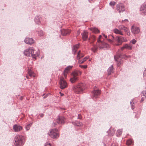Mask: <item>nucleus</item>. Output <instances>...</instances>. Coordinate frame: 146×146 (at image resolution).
<instances>
[{
  "label": "nucleus",
  "mask_w": 146,
  "mask_h": 146,
  "mask_svg": "<svg viewBox=\"0 0 146 146\" xmlns=\"http://www.w3.org/2000/svg\"><path fill=\"white\" fill-rule=\"evenodd\" d=\"M86 88V85L84 83H80L76 86H73L72 90L76 94H81L83 92Z\"/></svg>",
  "instance_id": "nucleus-1"
},
{
  "label": "nucleus",
  "mask_w": 146,
  "mask_h": 146,
  "mask_svg": "<svg viewBox=\"0 0 146 146\" xmlns=\"http://www.w3.org/2000/svg\"><path fill=\"white\" fill-rule=\"evenodd\" d=\"M24 137L21 135H16L14 139V144L16 146H21L23 144Z\"/></svg>",
  "instance_id": "nucleus-2"
},
{
  "label": "nucleus",
  "mask_w": 146,
  "mask_h": 146,
  "mask_svg": "<svg viewBox=\"0 0 146 146\" xmlns=\"http://www.w3.org/2000/svg\"><path fill=\"white\" fill-rule=\"evenodd\" d=\"M127 40L124 37L121 36H117L115 37V42L118 43L116 44V46L121 44L123 42H126Z\"/></svg>",
  "instance_id": "nucleus-3"
},
{
  "label": "nucleus",
  "mask_w": 146,
  "mask_h": 146,
  "mask_svg": "<svg viewBox=\"0 0 146 146\" xmlns=\"http://www.w3.org/2000/svg\"><path fill=\"white\" fill-rule=\"evenodd\" d=\"M59 84L60 88L61 89H63L66 88L67 86V83L62 77H60Z\"/></svg>",
  "instance_id": "nucleus-4"
},
{
  "label": "nucleus",
  "mask_w": 146,
  "mask_h": 146,
  "mask_svg": "<svg viewBox=\"0 0 146 146\" xmlns=\"http://www.w3.org/2000/svg\"><path fill=\"white\" fill-rule=\"evenodd\" d=\"M121 55L119 52H117L116 55L114 56L115 60L117 61V66H119L122 64V61L121 60Z\"/></svg>",
  "instance_id": "nucleus-5"
},
{
  "label": "nucleus",
  "mask_w": 146,
  "mask_h": 146,
  "mask_svg": "<svg viewBox=\"0 0 146 146\" xmlns=\"http://www.w3.org/2000/svg\"><path fill=\"white\" fill-rule=\"evenodd\" d=\"M58 131V129H51L49 132L48 134L51 137L53 138H56L58 136L57 133Z\"/></svg>",
  "instance_id": "nucleus-6"
},
{
  "label": "nucleus",
  "mask_w": 146,
  "mask_h": 146,
  "mask_svg": "<svg viewBox=\"0 0 146 146\" xmlns=\"http://www.w3.org/2000/svg\"><path fill=\"white\" fill-rule=\"evenodd\" d=\"M34 48L33 47H29L25 50L23 52V53L25 55L27 56H32V52L33 51Z\"/></svg>",
  "instance_id": "nucleus-7"
},
{
  "label": "nucleus",
  "mask_w": 146,
  "mask_h": 146,
  "mask_svg": "<svg viewBox=\"0 0 146 146\" xmlns=\"http://www.w3.org/2000/svg\"><path fill=\"white\" fill-rule=\"evenodd\" d=\"M97 46H98L100 49L108 48L109 46L108 44L103 41H100L97 42L96 43Z\"/></svg>",
  "instance_id": "nucleus-8"
},
{
  "label": "nucleus",
  "mask_w": 146,
  "mask_h": 146,
  "mask_svg": "<svg viewBox=\"0 0 146 146\" xmlns=\"http://www.w3.org/2000/svg\"><path fill=\"white\" fill-rule=\"evenodd\" d=\"M116 9L119 13L123 12L125 11V8L123 5L122 3H119L116 5Z\"/></svg>",
  "instance_id": "nucleus-9"
},
{
  "label": "nucleus",
  "mask_w": 146,
  "mask_h": 146,
  "mask_svg": "<svg viewBox=\"0 0 146 146\" xmlns=\"http://www.w3.org/2000/svg\"><path fill=\"white\" fill-rule=\"evenodd\" d=\"M92 96L93 98H98V97L100 94V92L99 90H94L92 92Z\"/></svg>",
  "instance_id": "nucleus-10"
},
{
  "label": "nucleus",
  "mask_w": 146,
  "mask_h": 146,
  "mask_svg": "<svg viewBox=\"0 0 146 146\" xmlns=\"http://www.w3.org/2000/svg\"><path fill=\"white\" fill-rule=\"evenodd\" d=\"M131 31L132 33L134 34L138 33L140 32V29L138 27L132 26L131 27Z\"/></svg>",
  "instance_id": "nucleus-11"
},
{
  "label": "nucleus",
  "mask_w": 146,
  "mask_h": 146,
  "mask_svg": "<svg viewBox=\"0 0 146 146\" xmlns=\"http://www.w3.org/2000/svg\"><path fill=\"white\" fill-rule=\"evenodd\" d=\"M24 41L26 43L29 44H32L35 42V40L32 38H26Z\"/></svg>",
  "instance_id": "nucleus-12"
},
{
  "label": "nucleus",
  "mask_w": 146,
  "mask_h": 146,
  "mask_svg": "<svg viewBox=\"0 0 146 146\" xmlns=\"http://www.w3.org/2000/svg\"><path fill=\"white\" fill-rule=\"evenodd\" d=\"M13 129L15 132H19L22 129V127L19 125L15 124L13 127Z\"/></svg>",
  "instance_id": "nucleus-13"
},
{
  "label": "nucleus",
  "mask_w": 146,
  "mask_h": 146,
  "mask_svg": "<svg viewBox=\"0 0 146 146\" xmlns=\"http://www.w3.org/2000/svg\"><path fill=\"white\" fill-rule=\"evenodd\" d=\"M65 121V119L63 116L60 117L58 116V118H57L56 119L57 122L59 124H64Z\"/></svg>",
  "instance_id": "nucleus-14"
},
{
  "label": "nucleus",
  "mask_w": 146,
  "mask_h": 146,
  "mask_svg": "<svg viewBox=\"0 0 146 146\" xmlns=\"http://www.w3.org/2000/svg\"><path fill=\"white\" fill-rule=\"evenodd\" d=\"M124 48L131 50L132 49V46L130 44H126L121 48V49L122 50Z\"/></svg>",
  "instance_id": "nucleus-15"
},
{
  "label": "nucleus",
  "mask_w": 146,
  "mask_h": 146,
  "mask_svg": "<svg viewBox=\"0 0 146 146\" xmlns=\"http://www.w3.org/2000/svg\"><path fill=\"white\" fill-rule=\"evenodd\" d=\"M70 31V30L63 29L62 30L61 33L63 35L65 36L69 34Z\"/></svg>",
  "instance_id": "nucleus-16"
},
{
  "label": "nucleus",
  "mask_w": 146,
  "mask_h": 146,
  "mask_svg": "<svg viewBox=\"0 0 146 146\" xmlns=\"http://www.w3.org/2000/svg\"><path fill=\"white\" fill-rule=\"evenodd\" d=\"M82 38L84 40H86L88 38V33L84 31L83 33H82Z\"/></svg>",
  "instance_id": "nucleus-17"
},
{
  "label": "nucleus",
  "mask_w": 146,
  "mask_h": 146,
  "mask_svg": "<svg viewBox=\"0 0 146 146\" xmlns=\"http://www.w3.org/2000/svg\"><path fill=\"white\" fill-rule=\"evenodd\" d=\"M39 53L38 52L35 50L34 48L33 51L32 52V56L33 58H36V57L37 56L39 55Z\"/></svg>",
  "instance_id": "nucleus-18"
},
{
  "label": "nucleus",
  "mask_w": 146,
  "mask_h": 146,
  "mask_svg": "<svg viewBox=\"0 0 146 146\" xmlns=\"http://www.w3.org/2000/svg\"><path fill=\"white\" fill-rule=\"evenodd\" d=\"M115 132V130L111 128H110L109 130L108 131V135L110 136H113Z\"/></svg>",
  "instance_id": "nucleus-19"
},
{
  "label": "nucleus",
  "mask_w": 146,
  "mask_h": 146,
  "mask_svg": "<svg viewBox=\"0 0 146 146\" xmlns=\"http://www.w3.org/2000/svg\"><path fill=\"white\" fill-rule=\"evenodd\" d=\"M113 32L116 34H118L121 35H123L122 31L120 30H119L117 29H114L113 30Z\"/></svg>",
  "instance_id": "nucleus-20"
},
{
  "label": "nucleus",
  "mask_w": 146,
  "mask_h": 146,
  "mask_svg": "<svg viewBox=\"0 0 146 146\" xmlns=\"http://www.w3.org/2000/svg\"><path fill=\"white\" fill-rule=\"evenodd\" d=\"M78 77H75L73 76V77L71 78L70 79V81L72 83H74L78 81Z\"/></svg>",
  "instance_id": "nucleus-21"
},
{
  "label": "nucleus",
  "mask_w": 146,
  "mask_h": 146,
  "mask_svg": "<svg viewBox=\"0 0 146 146\" xmlns=\"http://www.w3.org/2000/svg\"><path fill=\"white\" fill-rule=\"evenodd\" d=\"M113 66L112 65H111L109 68L107 70L108 74V75H111V73L113 72Z\"/></svg>",
  "instance_id": "nucleus-22"
},
{
  "label": "nucleus",
  "mask_w": 146,
  "mask_h": 146,
  "mask_svg": "<svg viewBox=\"0 0 146 146\" xmlns=\"http://www.w3.org/2000/svg\"><path fill=\"white\" fill-rule=\"evenodd\" d=\"M41 19V18L40 17L37 16L35 17L34 20L36 23L39 24L40 23V20Z\"/></svg>",
  "instance_id": "nucleus-23"
},
{
  "label": "nucleus",
  "mask_w": 146,
  "mask_h": 146,
  "mask_svg": "<svg viewBox=\"0 0 146 146\" xmlns=\"http://www.w3.org/2000/svg\"><path fill=\"white\" fill-rule=\"evenodd\" d=\"M141 10L142 11V12L145 15H146V4H143L141 7Z\"/></svg>",
  "instance_id": "nucleus-24"
},
{
  "label": "nucleus",
  "mask_w": 146,
  "mask_h": 146,
  "mask_svg": "<svg viewBox=\"0 0 146 146\" xmlns=\"http://www.w3.org/2000/svg\"><path fill=\"white\" fill-rule=\"evenodd\" d=\"M28 73L29 76L31 77H35V74L30 69H29L28 71Z\"/></svg>",
  "instance_id": "nucleus-25"
},
{
  "label": "nucleus",
  "mask_w": 146,
  "mask_h": 146,
  "mask_svg": "<svg viewBox=\"0 0 146 146\" xmlns=\"http://www.w3.org/2000/svg\"><path fill=\"white\" fill-rule=\"evenodd\" d=\"M90 29L93 32L95 33H97L99 32V30H98L97 28L95 27L90 28Z\"/></svg>",
  "instance_id": "nucleus-26"
},
{
  "label": "nucleus",
  "mask_w": 146,
  "mask_h": 146,
  "mask_svg": "<svg viewBox=\"0 0 146 146\" xmlns=\"http://www.w3.org/2000/svg\"><path fill=\"white\" fill-rule=\"evenodd\" d=\"M72 66H68L65 68L64 71L66 73H68V71L72 68Z\"/></svg>",
  "instance_id": "nucleus-27"
},
{
  "label": "nucleus",
  "mask_w": 146,
  "mask_h": 146,
  "mask_svg": "<svg viewBox=\"0 0 146 146\" xmlns=\"http://www.w3.org/2000/svg\"><path fill=\"white\" fill-rule=\"evenodd\" d=\"M122 133V130L121 129H119L117 130L116 133L117 136H119Z\"/></svg>",
  "instance_id": "nucleus-28"
},
{
  "label": "nucleus",
  "mask_w": 146,
  "mask_h": 146,
  "mask_svg": "<svg viewBox=\"0 0 146 146\" xmlns=\"http://www.w3.org/2000/svg\"><path fill=\"white\" fill-rule=\"evenodd\" d=\"M96 39V37L94 35H92L91 36V37L89 38V40H91V42H92L94 41Z\"/></svg>",
  "instance_id": "nucleus-29"
},
{
  "label": "nucleus",
  "mask_w": 146,
  "mask_h": 146,
  "mask_svg": "<svg viewBox=\"0 0 146 146\" xmlns=\"http://www.w3.org/2000/svg\"><path fill=\"white\" fill-rule=\"evenodd\" d=\"M75 125L77 126H80L82 125V123L80 121H76L75 122Z\"/></svg>",
  "instance_id": "nucleus-30"
},
{
  "label": "nucleus",
  "mask_w": 146,
  "mask_h": 146,
  "mask_svg": "<svg viewBox=\"0 0 146 146\" xmlns=\"http://www.w3.org/2000/svg\"><path fill=\"white\" fill-rule=\"evenodd\" d=\"M108 37L109 38H110L112 39V42H113V43L115 42V37H114L113 36L111 35L109 36Z\"/></svg>",
  "instance_id": "nucleus-31"
},
{
  "label": "nucleus",
  "mask_w": 146,
  "mask_h": 146,
  "mask_svg": "<svg viewBox=\"0 0 146 146\" xmlns=\"http://www.w3.org/2000/svg\"><path fill=\"white\" fill-rule=\"evenodd\" d=\"M32 123L29 124L25 126V129L26 130H29L30 128V127L31 126Z\"/></svg>",
  "instance_id": "nucleus-32"
},
{
  "label": "nucleus",
  "mask_w": 146,
  "mask_h": 146,
  "mask_svg": "<svg viewBox=\"0 0 146 146\" xmlns=\"http://www.w3.org/2000/svg\"><path fill=\"white\" fill-rule=\"evenodd\" d=\"M132 143V141L131 139H129L126 142V144L128 145H131Z\"/></svg>",
  "instance_id": "nucleus-33"
},
{
  "label": "nucleus",
  "mask_w": 146,
  "mask_h": 146,
  "mask_svg": "<svg viewBox=\"0 0 146 146\" xmlns=\"http://www.w3.org/2000/svg\"><path fill=\"white\" fill-rule=\"evenodd\" d=\"M72 74L73 76H75V77H78L77 76L78 75L77 71L74 72L72 73Z\"/></svg>",
  "instance_id": "nucleus-34"
},
{
  "label": "nucleus",
  "mask_w": 146,
  "mask_h": 146,
  "mask_svg": "<svg viewBox=\"0 0 146 146\" xmlns=\"http://www.w3.org/2000/svg\"><path fill=\"white\" fill-rule=\"evenodd\" d=\"M80 50L78 53L77 55V58L78 60H79L80 58Z\"/></svg>",
  "instance_id": "nucleus-35"
},
{
  "label": "nucleus",
  "mask_w": 146,
  "mask_h": 146,
  "mask_svg": "<svg viewBox=\"0 0 146 146\" xmlns=\"http://www.w3.org/2000/svg\"><path fill=\"white\" fill-rule=\"evenodd\" d=\"M133 102V100H131L130 102V104L131 106V108L132 110H133L134 108V104L133 102V104H132V102Z\"/></svg>",
  "instance_id": "nucleus-36"
},
{
  "label": "nucleus",
  "mask_w": 146,
  "mask_h": 146,
  "mask_svg": "<svg viewBox=\"0 0 146 146\" xmlns=\"http://www.w3.org/2000/svg\"><path fill=\"white\" fill-rule=\"evenodd\" d=\"M94 52H95L97 50V47L96 46H94L91 49Z\"/></svg>",
  "instance_id": "nucleus-37"
},
{
  "label": "nucleus",
  "mask_w": 146,
  "mask_h": 146,
  "mask_svg": "<svg viewBox=\"0 0 146 146\" xmlns=\"http://www.w3.org/2000/svg\"><path fill=\"white\" fill-rule=\"evenodd\" d=\"M38 35L39 36H42L43 35V32L41 30L38 32Z\"/></svg>",
  "instance_id": "nucleus-38"
},
{
  "label": "nucleus",
  "mask_w": 146,
  "mask_h": 146,
  "mask_svg": "<svg viewBox=\"0 0 146 146\" xmlns=\"http://www.w3.org/2000/svg\"><path fill=\"white\" fill-rule=\"evenodd\" d=\"M79 66L82 68H83L84 69L86 68L87 67V65H80Z\"/></svg>",
  "instance_id": "nucleus-39"
},
{
  "label": "nucleus",
  "mask_w": 146,
  "mask_h": 146,
  "mask_svg": "<svg viewBox=\"0 0 146 146\" xmlns=\"http://www.w3.org/2000/svg\"><path fill=\"white\" fill-rule=\"evenodd\" d=\"M77 50L74 48H72V53L74 54H75L76 53Z\"/></svg>",
  "instance_id": "nucleus-40"
},
{
  "label": "nucleus",
  "mask_w": 146,
  "mask_h": 146,
  "mask_svg": "<svg viewBox=\"0 0 146 146\" xmlns=\"http://www.w3.org/2000/svg\"><path fill=\"white\" fill-rule=\"evenodd\" d=\"M124 27L125 26L123 25H119L118 26V28L121 30H123Z\"/></svg>",
  "instance_id": "nucleus-41"
},
{
  "label": "nucleus",
  "mask_w": 146,
  "mask_h": 146,
  "mask_svg": "<svg viewBox=\"0 0 146 146\" xmlns=\"http://www.w3.org/2000/svg\"><path fill=\"white\" fill-rule=\"evenodd\" d=\"M79 45L78 44H76L75 45H74L73 47V48H74L76 49H77L79 47Z\"/></svg>",
  "instance_id": "nucleus-42"
},
{
  "label": "nucleus",
  "mask_w": 146,
  "mask_h": 146,
  "mask_svg": "<svg viewBox=\"0 0 146 146\" xmlns=\"http://www.w3.org/2000/svg\"><path fill=\"white\" fill-rule=\"evenodd\" d=\"M89 58V56H87L84 57L82 60V61L84 63V62L87 60Z\"/></svg>",
  "instance_id": "nucleus-43"
},
{
  "label": "nucleus",
  "mask_w": 146,
  "mask_h": 146,
  "mask_svg": "<svg viewBox=\"0 0 146 146\" xmlns=\"http://www.w3.org/2000/svg\"><path fill=\"white\" fill-rule=\"evenodd\" d=\"M116 3L114 1L111 2L110 3V5L111 6H114L115 5Z\"/></svg>",
  "instance_id": "nucleus-44"
},
{
  "label": "nucleus",
  "mask_w": 146,
  "mask_h": 146,
  "mask_svg": "<svg viewBox=\"0 0 146 146\" xmlns=\"http://www.w3.org/2000/svg\"><path fill=\"white\" fill-rule=\"evenodd\" d=\"M136 42L137 41L135 39H133L130 41V42L132 43L133 44H135Z\"/></svg>",
  "instance_id": "nucleus-45"
},
{
  "label": "nucleus",
  "mask_w": 146,
  "mask_h": 146,
  "mask_svg": "<svg viewBox=\"0 0 146 146\" xmlns=\"http://www.w3.org/2000/svg\"><path fill=\"white\" fill-rule=\"evenodd\" d=\"M123 30L125 32H127L129 31V29L127 28L125 26L124 28L123 29Z\"/></svg>",
  "instance_id": "nucleus-46"
},
{
  "label": "nucleus",
  "mask_w": 146,
  "mask_h": 146,
  "mask_svg": "<svg viewBox=\"0 0 146 146\" xmlns=\"http://www.w3.org/2000/svg\"><path fill=\"white\" fill-rule=\"evenodd\" d=\"M142 94L146 98V90L143 91L142 92Z\"/></svg>",
  "instance_id": "nucleus-47"
},
{
  "label": "nucleus",
  "mask_w": 146,
  "mask_h": 146,
  "mask_svg": "<svg viewBox=\"0 0 146 146\" xmlns=\"http://www.w3.org/2000/svg\"><path fill=\"white\" fill-rule=\"evenodd\" d=\"M101 37H102L101 35H100L99 36L98 38V39L97 42H100V41H101L100 40V39L101 38Z\"/></svg>",
  "instance_id": "nucleus-48"
},
{
  "label": "nucleus",
  "mask_w": 146,
  "mask_h": 146,
  "mask_svg": "<svg viewBox=\"0 0 146 146\" xmlns=\"http://www.w3.org/2000/svg\"><path fill=\"white\" fill-rule=\"evenodd\" d=\"M107 40L109 42L112 43V44H113V42H112V39H110V38L107 39Z\"/></svg>",
  "instance_id": "nucleus-49"
},
{
  "label": "nucleus",
  "mask_w": 146,
  "mask_h": 146,
  "mask_svg": "<svg viewBox=\"0 0 146 146\" xmlns=\"http://www.w3.org/2000/svg\"><path fill=\"white\" fill-rule=\"evenodd\" d=\"M63 73L65 78H66L67 77V73H66V72H65L64 71V72Z\"/></svg>",
  "instance_id": "nucleus-50"
},
{
  "label": "nucleus",
  "mask_w": 146,
  "mask_h": 146,
  "mask_svg": "<svg viewBox=\"0 0 146 146\" xmlns=\"http://www.w3.org/2000/svg\"><path fill=\"white\" fill-rule=\"evenodd\" d=\"M124 21L126 22H129L128 21L127 19H125L124 20H122V21L121 22V23H123V22Z\"/></svg>",
  "instance_id": "nucleus-51"
},
{
  "label": "nucleus",
  "mask_w": 146,
  "mask_h": 146,
  "mask_svg": "<svg viewBox=\"0 0 146 146\" xmlns=\"http://www.w3.org/2000/svg\"><path fill=\"white\" fill-rule=\"evenodd\" d=\"M78 73V74L81 75L82 74V72L78 70L77 71Z\"/></svg>",
  "instance_id": "nucleus-52"
},
{
  "label": "nucleus",
  "mask_w": 146,
  "mask_h": 146,
  "mask_svg": "<svg viewBox=\"0 0 146 146\" xmlns=\"http://www.w3.org/2000/svg\"><path fill=\"white\" fill-rule=\"evenodd\" d=\"M78 63L79 64H82L83 63L82 60H79L78 62Z\"/></svg>",
  "instance_id": "nucleus-53"
},
{
  "label": "nucleus",
  "mask_w": 146,
  "mask_h": 146,
  "mask_svg": "<svg viewBox=\"0 0 146 146\" xmlns=\"http://www.w3.org/2000/svg\"><path fill=\"white\" fill-rule=\"evenodd\" d=\"M78 119H81V115L80 114H78Z\"/></svg>",
  "instance_id": "nucleus-54"
},
{
  "label": "nucleus",
  "mask_w": 146,
  "mask_h": 146,
  "mask_svg": "<svg viewBox=\"0 0 146 146\" xmlns=\"http://www.w3.org/2000/svg\"><path fill=\"white\" fill-rule=\"evenodd\" d=\"M127 32V35L128 36H129L130 35V32H129V31H128Z\"/></svg>",
  "instance_id": "nucleus-55"
},
{
  "label": "nucleus",
  "mask_w": 146,
  "mask_h": 146,
  "mask_svg": "<svg viewBox=\"0 0 146 146\" xmlns=\"http://www.w3.org/2000/svg\"><path fill=\"white\" fill-rule=\"evenodd\" d=\"M143 75L144 76L146 75V69L145 70Z\"/></svg>",
  "instance_id": "nucleus-56"
},
{
  "label": "nucleus",
  "mask_w": 146,
  "mask_h": 146,
  "mask_svg": "<svg viewBox=\"0 0 146 146\" xmlns=\"http://www.w3.org/2000/svg\"><path fill=\"white\" fill-rule=\"evenodd\" d=\"M102 35L106 38H107V36L105 35L104 34H102Z\"/></svg>",
  "instance_id": "nucleus-57"
},
{
  "label": "nucleus",
  "mask_w": 146,
  "mask_h": 146,
  "mask_svg": "<svg viewBox=\"0 0 146 146\" xmlns=\"http://www.w3.org/2000/svg\"><path fill=\"white\" fill-rule=\"evenodd\" d=\"M80 34V32L79 30H78L77 31V34L78 35H79Z\"/></svg>",
  "instance_id": "nucleus-58"
},
{
  "label": "nucleus",
  "mask_w": 146,
  "mask_h": 146,
  "mask_svg": "<svg viewBox=\"0 0 146 146\" xmlns=\"http://www.w3.org/2000/svg\"><path fill=\"white\" fill-rule=\"evenodd\" d=\"M144 100V98H142L141 99V102H143Z\"/></svg>",
  "instance_id": "nucleus-59"
},
{
  "label": "nucleus",
  "mask_w": 146,
  "mask_h": 146,
  "mask_svg": "<svg viewBox=\"0 0 146 146\" xmlns=\"http://www.w3.org/2000/svg\"><path fill=\"white\" fill-rule=\"evenodd\" d=\"M60 96H62L64 95V94H62V93H61L60 92Z\"/></svg>",
  "instance_id": "nucleus-60"
},
{
  "label": "nucleus",
  "mask_w": 146,
  "mask_h": 146,
  "mask_svg": "<svg viewBox=\"0 0 146 146\" xmlns=\"http://www.w3.org/2000/svg\"><path fill=\"white\" fill-rule=\"evenodd\" d=\"M80 56L81 58L83 57L84 56V55L83 54H81V55H80Z\"/></svg>",
  "instance_id": "nucleus-61"
},
{
  "label": "nucleus",
  "mask_w": 146,
  "mask_h": 146,
  "mask_svg": "<svg viewBox=\"0 0 146 146\" xmlns=\"http://www.w3.org/2000/svg\"><path fill=\"white\" fill-rule=\"evenodd\" d=\"M127 58H129L130 57V55H128L127 56H126Z\"/></svg>",
  "instance_id": "nucleus-62"
},
{
  "label": "nucleus",
  "mask_w": 146,
  "mask_h": 146,
  "mask_svg": "<svg viewBox=\"0 0 146 146\" xmlns=\"http://www.w3.org/2000/svg\"><path fill=\"white\" fill-rule=\"evenodd\" d=\"M51 145H50V146H51ZM45 146H49L48 145H45Z\"/></svg>",
  "instance_id": "nucleus-63"
},
{
  "label": "nucleus",
  "mask_w": 146,
  "mask_h": 146,
  "mask_svg": "<svg viewBox=\"0 0 146 146\" xmlns=\"http://www.w3.org/2000/svg\"><path fill=\"white\" fill-rule=\"evenodd\" d=\"M47 145H48L49 146H50V145H51L50 143H49V144Z\"/></svg>",
  "instance_id": "nucleus-64"
}]
</instances>
